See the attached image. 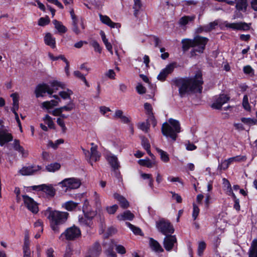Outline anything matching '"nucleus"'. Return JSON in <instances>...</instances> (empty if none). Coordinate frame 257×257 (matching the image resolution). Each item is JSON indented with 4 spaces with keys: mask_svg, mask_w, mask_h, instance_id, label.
<instances>
[{
    "mask_svg": "<svg viewBox=\"0 0 257 257\" xmlns=\"http://www.w3.org/2000/svg\"><path fill=\"white\" fill-rule=\"evenodd\" d=\"M149 245L151 249L157 252H162L164 251L160 243L153 238L149 239Z\"/></svg>",
    "mask_w": 257,
    "mask_h": 257,
    "instance_id": "22",
    "label": "nucleus"
},
{
    "mask_svg": "<svg viewBox=\"0 0 257 257\" xmlns=\"http://www.w3.org/2000/svg\"><path fill=\"white\" fill-rule=\"evenodd\" d=\"M117 209H118V206L117 205H113L111 206H107L106 208V210L107 212L109 214H114L116 211Z\"/></svg>",
    "mask_w": 257,
    "mask_h": 257,
    "instance_id": "52",
    "label": "nucleus"
},
{
    "mask_svg": "<svg viewBox=\"0 0 257 257\" xmlns=\"http://www.w3.org/2000/svg\"><path fill=\"white\" fill-rule=\"evenodd\" d=\"M224 25L226 28H230L234 30L246 31L250 29V24H247L245 22L229 23L225 22Z\"/></svg>",
    "mask_w": 257,
    "mask_h": 257,
    "instance_id": "11",
    "label": "nucleus"
},
{
    "mask_svg": "<svg viewBox=\"0 0 257 257\" xmlns=\"http://www.w3.org/2000/svg\"><path fill=\"white\" fill-rule=\"evenodd\" d=\"M193 18L189 16H184L182 17L179 22L180 26H184L186 25L189 21L193 20Z\"/></svg>",
    "mask_w": 257,
    "mask_h": 257,
    "instance_id": "39",
    "label": "nucleus"
},
{
    "mask_svg": "<svg viewBox=\"0 0 257 257\" xmlns=\"http://www.w3.org/2000/svg\"><path fill=\"white\" fill-rule=\"evenodd\" d=\"M113 246L115 247V249L118 253L123 254L126 252L125 249L123 246L121 245H117L115 242L114 244H113Z\"/></svg>",
    "mask_w": 257,
    "mask_h": 257,
    "instance_id": "51",
    "label": "nucleus"
},
{
    "mask_svg": "<svg viewBox=\"0 0 257 257\" xmlns=\"http://www.w3.org/2000/svg\"><path fill=\"white\" fill-rule=\"evenodd\" d=\"M193 213H192V217L194 219V220H195L198 215V214L199 213V209L198 208V207L195 204H193Z\"/></svg>",
    "mask_w": 257,
    "mask_h": 257,
    "instance_id": "56",
    "label": "nucleus"
},
{
    "mask_svg": "<svg viewBox=\"0 0 257 257\" xmlns=\"http://www.w3.org/2000/svg\"><path fill=\"white\" fill-rule=\"evenodd\" d=\"M85 28V26L82 19L76 23H72V30L76 35H79L82 33V30H84Z\"/></svg>",
    "mask_w": 257,
    "mask_h": 257,
    "instance_id": "18",
    "label": "nucleus"
},
{
    "mask_svg": "<svg viewBox=\"0 0 257 257\" xmlns=\"http://www.w3.org/2000/svg\"><path fill=\"white\" fill-rule=\"evenodd\" d=\"M106 159L114 171L118 169L120 166L116 156L111 154H108L106 156Z\"/></svg>",
    "mask_w": 257,
    "mask_h": 257,
    "instance_id": "17",
    "label": "nucleus"
},
{
    "mask_svg": "<svg viewBox=\"0 0 257 257\" xmlns=\"http://www.w3.org/2000/svg\"><path fill=\"white\" fill-rule=\"evenodd\" d=\"M243 72L247 74H252L253 73V70L250 66L247 65L243 67Z\"/></svg>",
    "mask_w": 257,
    "mask_h": 257,
    "instance_id": "62",
    "label": "nucleus"
},
{
    "mask_svg": "<svg viewBox=\"0 0 257 257\" xmlns=\"http://www.w3.org/2000/svg\"><path fill=\"white\" fill-rule=\"evenodd\" d=\"M113 244H114V241L110 240L108 242H105L103 243V247L105 248V254L107 257H116V254L113 251Z\"/></svg>",
    "mask_w": 257,
    "mask_h": 257,
    "instance_id": "16",
    "label": "nucleus"
},
{
    "mask_svg": "<svg viewBox=\"0 0 257 257\" xmlns=\"http://www.w3.org/2000/svg\"><path fill=\"white\" fill-rule=\"evenodd\" d=\"M134 9L135 10L134 15L135 16H137L138 13V12L140 11L142 7V3L141 0H134Z\"/></svg>",
    "mask_w": 257,
    "mask_h": 257,
    "instance_id": "41",
    "label": "nucleus"
},
{
    "mask_svg": "<svg viewBox=\"0 0 257 257\" xmlns=\"http://www.w3.org/2000/svg\"><path fill=\"white\" fill-rule=\"evenodd\" d=\"M156 150L160 155L161 159L163 162L167 163L169 161L170 159L169 155L166 152L159 148H157Z\"/></svg>",
    "mask_w": 257,
    "mask_h": 257,
    "instance_id": "36",
    "label": "nucleus"
},
{
    "mask_svg": "<svg viewBox=\"0 0 257 257\" xmlns=\"http://www.w3.org/2000/svg\"><path fill=\"white\" fill-rule=\"evenodd\" d=\"M248 257H257V239L252 240L248 250Z\"/></svg>",
    "mask_w": 257,
    "mask_h": 257,
    "instance_id": "26",
    "label": "nucleus"
},
{
    "mask_svg": "<svg viewBox=\"0 0 257 257\" xmlns=\"http://www.w3.org/2000/svg\"><path fill=\"white\" fill-rule=\"evenodd\" d=\"M41 169L42 167L39 165L23 167L19 172L23 176H29L34 174Z\"/></svg>",
    "mask_w": 257,
    "mask_h": 257,
    "instance_id": "12",
    "label": "nucleus"
},
{
    "mask_svg": "<svg viewBox=\"0 0 257 257\" xmlns=\"http://www.w3.org/2000/svg\"><path fill=\"white\" fill-rule=\"evenodd\" d=\"M208 40L207 38L201 36H197L194 39H183L181 42L182 50L185 52L193 48L190 52L191 56L193 57L196 55V52L203 53Z\"/></svg>",
    "mask_w": 257,
    "mask_h": 257,
    "instance_id": "3",
    "label": "nucleus"
},
{
    "mask_svg": "<svg viewBox=\"0 0 257 257\" xmlns=\"http://www.w3.org/2000/svg\"><path fill=\"white\" fill-rule=\"evenodd\" d=\"M73 94V92L68 89L67 91H60L59 93V95L64 99H70V95Z\"/></svg>",
    "mask_w": 257,
    "mask_h": 257,
    "instance_id": "38",
    "label": "nucleus"
},
{
    "mask_svg": "<svg viewBox=\"0 0 257 257\" xmlns=\"http://www.w3.org/2000/svg\"><path fill=\"white\" fill-rule=\"evenodd\" d=\"M61 165L58 163H53L46 166V170L48 172H54L60 169Z\"/></svg>",
    "mask_w": 257,
    "mask_h": 257,
    "instance_id": "34",
    "label": "nucleus"
},
{
    "mask_svg": "<svg viewBox=\"0 0 257 257\" xmlns=\"http://www.w3.org/2000/svg\"><path fill=\"white\" fill-rule=\"evenodd\" d=\"M142 145L143 147V148L146 150L147 153L152 157H154V156L152 154L151 150H150V144L149 143V140L145 138V137H142Z\"/></svg>",
    "mask_w": 257,
    "mask_h": 257,
    "instance_id": "29",
    "label": "nucleus"
},
{
    "mask_svg": "<svg viewBox=\"0 0 257 257\" xmlns=\"http://www.w3.org/2000/svg\"><path fill=\"white\" fill-rule=\"evenodd\" d=\"M144 107L146 110L147 111V114L149 115L150 114H152L153 110L152 107L151 105L149 103H145L144 104Z\"/></svg>",
    "mask_w": 257,
    "mask_h": 257,
    "instance_id": "59",
    "label": "nucleus"
},
{
    "mask_svg": "<svg viewBox=\"0 0 257 257\" xmlns=\"http://www.w3.org/2000/svg\"><path fill=\"white\" fill-rule=\"evenodd\" d=\"M101 249L98 243H95L90 250V254L93 257H97L101 252Z\"/></svg>",
    "mask_w": 257,
    "mask_h": 257,
    "instance_id": "33",
    "label": "nucleus"
},
{
    "mask_svg": "<svg viewBox=\"0 0 257 257\" xmlns=\"http://www.w3.org/2000/svg\"><path fill=\"white\" fill-rule=\"evenodd\" d=\"M99 17L100 20L102 23L111 27V28H119L120 27V24L119 23L113 22L107 16H103L101 14H100Z\"/></svg>",
    "mask_w": 257,
    "mask_h": 257,
    "instance_id": "19",
    "label": "nucleus"
},
{
    "mask_svg": "<svg viewBox=\"0 0 257 257\" xmlns=\"http://www.w3.org/2000/svg\"><path fill=\"white\" fill-rule=\"evenodd\" d=\"M32 187L34 190L42 191L50 197H53L55 194V189L51 185L42 184Z\"/></svg>",
    "mask_w": 257,
    "mask_h": 257,
    "instance_id": "9",
    "label": "nucleus"
},
{
    "mask_svg": "<svg viewBox=\"0 0 257 257\" xmlns=\"http://www.w3.org/2000/svg\"><path fill=\"white\" fill-rule=\"evenodd\" d=\"M90 44L94 48L95 51L99 53H101V48L97 41L93 40L91 41Z\"/></svg>",
    "mask_w": 257,
    "mask_h": 257,
    "instance_id": "50",
    "label": "nucleus"
},
{
    "mask_svg": "<svg viewBox=\"0 0 257 257\" xmlns=\"http://www.w3.org/2000/svg\"><path fill=\"white\" fill-rule=\"evenodd\" d=\"M62 186L66 188V190L75 189L78 188L81 185L79 179L75 178H69L64 179L60 183Z\"/></svg>",
    "mask_w": 257,
    "mask_h": 257,
    "instance_id": "8",
    "label": "nucleus"
},
{
    "mask_svg": "<svg viewBox=\"0 0 257 257\" xmlns=\"http://www.w3.org/2000/svg\"><path fill=\"white\" fill-rule=\"evenodd\" d=\"M53 24L54 25L55 29L58 30L59 33L63 34L67 32V28L64 26L61 22L54 20L53 21Z\"/></svg>",
    "mask_w": 257,
    "mask_h": 257,
    "instance_id": "28",
    "label": "nucleus"
},
{
    "mask_svg": "<svg viewBox=\"0 0 257 257\" xmlns=\"http://www.w3.org/2000/svg\"><path fill=\"white\" fill-rule=\"evenodd\" d=\"M14 144V148L15 150L21 153H23L24 151V149L22 146H20L19 141L17 140H15Z\"/></svg>",
    "mask_w": 257,
    "mask_h": 257,
    "instance_id": "58",
    "label": "nucleus"
},
{
    "mask_svg": "<svg viewBox=\"0 0 257 257\" xmlns=\"http://www.w3.org/2000/svg\"><path fill=\"white\" fill-rule=\"evenodd\" d=\"M81 232L80 228L77 226H73L68 227L59 236L60 239L63 240V237L68 241L75 240L80 237Z\"/></svg>",
    "mask_w": 257,
    "mask_h": 257,
    "instance_id": "6",
    "label": "nucleus"
},
{
    "mask_svg": "<svg viewBox=\"0 0 257 257\" xmlns=\"http://www.w3.org/2000/svg\"><path fill=\"white\" fill-rule=\"evenodd\" d=\"M12 140L11 134L7 133L5 130H0V145L3 146Z\"/></svg>",
    "mask_w": 257,
    "mask_h": 257,
    "instance_id": "20",
    "label": "nucleus"
},
{
    "mask_svg": "<svg viewBox=\"0 0 257 257\" xmlns=\"http://www.w3.org/2000/svg\"><path fill=\"white\" fill-rule=\"evenodd\" d=\"M242 105L246 110H249L250 109L247 95H245L243 98Z\"/></svg>",
    "mask_w": 257,
    "mask_h": 257,
    "instance_id": "55",
    "label": "nucleus"
},
{
    "mask_svg": "<svg viewBox=\"0 0 257 257\" xmlns=\"http://www.w3.org/2000/svg\"><path fill=\"white\" fill-rule=\"evenodd\" d=\"M22 197L27 208L33 213H37L39 210L37 203L27 195H23Z\"/></svg>",
    "mask_w": 257,
    "mask_h": 257,
    "instance_id": "10",
    "label": "nucleus"
},
{
    "mask_svg": "<svg viewBox=\"0 0 257 257\" xmlns=\"http://www.w3.org/2000/svg\"><path fill=\"white\" fill-rule=\"evenodd\" d=\"M138 163L141 166H146L148 168H152L153 164L149 159L140 160Z\"/></svg>",
    "mask_w": 257,
    "mask_h": 257,
    "instance_id": "37",
    "label": "nucleus"
},
{
    "mask_svg": "<svg viewBox=\"0 0 257 257\" xmlns=\"http://www.w3.org/2000/svg\"><path fill=\"white\" fill-rule=\"evenodd\" d=\"M91 146H92L90 149V157L89 159V163L91 164V166H93L92 163L91 162V159L92 160H94V161H97L99 160V158L100 157V154L98 153V151H97V146H93L94 143L91 144Z\"/></svg>",
    "mask_w": 257,
    "mask_h": 257,
    "instance_id": "21",
    "label": "nucleus"
},
{
    "mask_svg": "<svg viewBox=\"0 0 257 257\" xmlns=\"http://www.w3.org/2000/svg\"><path fill=\"white\" fill-rule=\"evenodd\" d=\"M235 1L236 10L238 11L245 12L247 7V0H235Z\"/></svg>",
    "mask_w": 257,
    "mask_h": 257,
    "instance_id": "24",
    "label": "nucleus"
},
{
    "mask_svg": "<svg viewBox=\"0 0 257 257\" xmlns=\"http://www.w3.org/2000/svg\"><path fill=\"white\" fill-rule=\"evenodd\" d=\"M44 214L49 221L51 229L55 233L59 232V226L67 221L69 215L67 212L53 210L51 207H48L45 211Z\"/></svg>",
    "mask_w": 257,
    "mask_h": 257,
    "instance_id": "2",
    "label": "nucleus"
},
{
    "mask_svg": "<svg viewBox=\"0 0 257 257\" xmlns=\"http://www.w3.org/2000/svg\"><path fill=\"white\" fill-rule=\"evenodd\" d=\"M229 99V97L226 95L222 94L217 97L214 102L212 103L211 106L212 108L219 109Z\"/></svg>",
    "mask_w": 257,
    "mask_h": 257,
    "instance_id": "14",
    "label": "nucleus"
},
{
    "mask_svg": "<svg viewBox=\"0 0 257 257\" xmlns=\"http://www.w3.org/2000/svg\"><path fill=\"white\" fill-rule=\"evenodd\" d=\"M73 74L75 77L82 80L87 86H89L85 76L82 74H81L80 72H79V71H75Z\"/></svg>",
    "mask_w": 257,
    "mask_h": 257,
    "instance_id": "42",
    "label": "nucleus"
},
{
    "mask_svg": "<svg viewBox=\"0 0 257 257\" xmlns=\"http://www.w3.org/2000/svg\"><path fill=\"white\" fill-rule=\"evenodd\" d=\"M113 196L114 198L119 202L122 208H126L129 206L128 202L122 196H121L117 193H115L114 194Z\"/></svg>",
    "mask_w": 257,
    "mask_h": 257,
    "instance_id": "25",
    "label": "nucleus"
},
{
    "mask_svg": "<svg viewBox=\"0 0 257 257\" xmlns=\"http://www.w3.org/2000/svg\"><path fill=\"white\" fill-rule=\"evenodd\" d=\"M172 82L179 88V93L181 97L190 93L202 92L203 81L200 71H198L193 77L175 78Z\"/></svg>",
    "mask_w": 257,
    "mask_h": 257,
    "instance_id": "1",
    "label": "nucleus"
},
{
    "mask_svg": "<svg viewBox=\"0 0 257 257\" xmlns=\"http://www.w3.org/2000/svg\"><path fill=\"white\" fill-rule=\"evenodd\" d=\"M78 222L81 226L86 227H91L93 224L92 221H91L85 215L84 216L79 217Z\"/></svg>",
    "mask_w": 257,
    "mask_h": 257,
    "instance_id": "30",
    "label": "nucleus"
},
{
    "mask_svg": "<svg viewBox=\"0 0 257 257\" xmlns=\"http://www.w3.org/2000/svg\"><path fill=\"white\" fill-rule=\"evenodd\" d=\"M54 253V250L51 247L47 249L46 251V254L47 257H55Z\"/></svg>",
    "mask_w": 257,
    "mask_h": 257,
    "instance_id": "64",
    "label": "nucleus"
},
{
    "mask_svg": "<svg viewBox=\"0 0 257 257\" xmlns=\"http://www.w3.org/2000/svg\"><path fill=\"white\" fill-rule=\"evenodd\" d=\"M23 249L24 257H31V252L30 248V245H28L27 243L24 244Z\"/></svg>",
    "mask_w": 257,
    "mask_h": 257,
    "instance_id": "44",
    "label": "nucleus"
},
{
    "mask_svg": "<svg viewBox=\"0 0 257 257\" xmlns=\"http://www.w3.org/2000/svg\"><path fill=\"white\" fill-rule=\"evenodd\" d=\"M217 25V23L215 22L210 23L208 25L205 26V31H210L214 28L215 26Z\"/></svg>",
    "mask_w": 257,
    "mask_h": 257,
    "instance_id": "60",
    "label": "nucleus"
},
{
    "mask_svg": "<svg viewBox=\"0 0 257 257\" xmlns=\"http://www.w3.org/2000/svg\"><path fill=\"white\" fill-rule=\"evenodd\" d=\"M74 108V104L71 101L67 105L60 107L62 112L63 111H70Z\"/></svg>",
    "mask_w": 257,
    "mask_h": 257,
    "instance_id": "45",
    "label": "nucleus"
},
{
    "mask_svg": "<svg viewBox=\"0 0 257 257\" xmlns=\"http://www.w3.org/2000/svg\"><path fill=\"white\" fill-rule=\"evenodd\" d=\"M177 242V239L175 235H167L163 241L164 246L167 251L171 250L175 244Z\"/></svg>",
    "mask_w": 257,
    "mask_h": 257,
    "instance_id": "13",
    "label": "nucleus"
},
{
    "mask_svg": "<svg viewBox=\"0 0 257 257\" xmlns=\"http://www.w3.org/2000/svg\"><path fill=\"white\" fill-rule=\"evenodd\" d=\"M139 128L143 131L147 133L149 130L150 123L148 122H142L139 124Z\"/></svg>",
    "mask_w": 257,
    "mask_h": 257,
    "instance_id": "47",
    "label": "nucleus"
},
{
    "mask_svg": "<svg viewBox=\"0 0 257 257\" xmlns=\"http://www.w3.org/2000/svg\"><path fill=\"white\" fill-rule=\"evenodd\" d=\"M156 226L159 231L166 236L172 234L174 231V227L171 223L164 219L158 221Z\"/></svg>",
    "mask_w": 257,
    "mask_h": 257,
    "instance_id": "7",
    "label": "nucleus"
},
{
    "mask_svg": "<svg viewBox=\"0 0 257 257\" xmlns=\"http://www.w3.org/2000/svg\"><path fill=\"white\" fill-rule=\"evenodd\" d=\"M59 102L57 100H51V101H46L42 103V107L46 109H50L54 106H58Z\"/></svg>",
    "mask_w": 257,
    "mask_h": 257,
    "instance_id": "35",
    "label": "nucleus"
},
{
    "mask_svg": "<svg viewBox=\"0 0 257 257\" xmlns=\"http://www.w3.org/2000/svg\"><path fill=\"white\" fill-rule=\"evenodd\" d=\"M175 63H171L168 65L158 75V79L161 81L165 80L167 75L173 71L175 67Z\"/></svg>",
    "mask_w": 257,
    "mask_h": 257,
    "instance_id": "15",
    "label": "nucleus"
},
{
    "mask_svg": "<svg viewBox=\"0 0 257 257\" xmlns=\"http://www.w3.org/2000/svg\"><path fill=\"white\" fill-rule=\"evenodd\" d=\"M127 225L131 229L133 232L137 235H141L142 231L139 227H136L129 222H126Z\"/></svg>",
    "mask_w": 257,
    "mask_h": 257,
    "instance_id": "43",
    "label": "nucleus"
},
{
    "mask_svg": "<svg viewBox=\"0 0 257 257\" xmlns=\"http://www.w3.org/2000/svg\"><path fill=\"white\" fill-rule=\"evenodd\" d=\"M94 200L95 202V205L97 208H99L101 207V201L100 199V196L96 192H94Z\"/></svg>",
    "mask_w": 257,
    "mask_h": 257,
    "instance_id": "49",
    "label": "nucleus"
},
{
    "mask_svg": "<svg viewBox=\"0 0 257 257\" xmlns=\"http://www.w3.org/2000/svg\"><path fill=\"white\" fill-rule=\"evenodd\" d=\"M57 124L61 127L63 133H65L67 130V127L65 126L64 120L61 118H58L57 119Z\"/></svg>",
    "mask_w": 257,
    "mask_h": 257,
    "instance_id": "48",
    "label": "nucleus"
},
{
    "mask_svg": "<svg viewBox=\"0 0 257 257\" xmlns=\"http://www.w3.org/2000/svg\"><path fill=\"white\" fill-rule=\"evenodd\" d=\"M241 121L244 123L247 124H255L254 120L250 118L242 117Z\"/></svg>",
    "mask_w": 257,
    "mask_h": 257,
    "instance_id": "61",
    "label": "nucleus"
},
{
    "mask_svg": "<svg viewBox=\"0 0 257 257\" xmlns=\"http://www.w3.org/2000/svg\"><path fill=\"white\" fill-rule=\"evenodd\" d=\"M168 121L170 124L167 122L163 124L161 128L162 133L164 136L170 137L175 141L177 134L181 131L180 123L179 121L173 118H170Z\"/></svg>",
    "mask_w": 257,
    "mask_h": 257,
    "instance_id": "4",
    "label": "nucleus"
},
{
    "mask_svg": "<svg viewBox=\"0 0 257 257\" xmlns=\"http://www.w3.org/2000/svg\"><path fill=\"white\" fill-rule=\"evenodd\" d=\"M78 203L72 201H69L62 205V207L68 211H72L77 206Z\"/></svg>",
    "mask_w": 257,
    "mask_h": 257,
    "instance_id": "32",
    "label": "nucleus"
},
{
    "mask_svg": "<svg viewBox=\"0 0 257 257\" xmlns=\"http://www.w3.org/2000/svg\"><path fill=\"white\" fill-rule=\"evenodd\" d=\"M136 90L140 94H143L146 92V88L140 83L137 85L136 87Z\"/></svg>",
    "mask_w": 257,
    "mask_h": 257,
    "instance_id": "53",
    "label": "nucleus"
},
{
    "mask_svg": "<svg viewBox=\"0 0 257 257\" xmlns=\"http://www.w3.org/2000/svg\"><path fill=\"white\" fill-rule=\"evenodd\" d=\"M50 84L52 88L46 83L38 85L35 91L36 97L43 96V94L46 92L51 95L54 92V89L56 90L58 89V87L64 88L65 86V84L57 81H53L50 83Z\"/></svg>",
    "mask_w": 257,
    "mask_h": 257,
    "instance_id": "5",
    "label": "nucleus"
},
{
    "mask_svg": "<svg viewBox=\"0 0 257 257\" xmlns=\"http://www.w3.org/2000/svg\"><path fill=\"white\" fill-rule=\"evenodd\" d=\"M170 193L172 194V198L175 199L177 203H180L182 202V199L180 195L172 191L170 192Z\"/></svg>",
    "mask_w": 257,
    "mask_h": 257,
    "instance_id": "57",
    "label": "nucleus"
},
{
    "mask_svg": "<svg viewBox=\"0 0 257 257\" xmlns=\"http://www.w3.org/2000/svg\"><path fill=\"white\" fill-rule=\"evenodd\" d=\"M206 248V243L204 241H200L198 243V255L199 256H202L203 254V252L204 250V249Z\"/></svg>",
    "mask_w": 257,
    "mask_h": 257,
    "instance_id": "40",
    "label": "nucleus"
},
{
    "mask_svg": "<svg viewBox=\"0 0 257 257\" xmlns=\"http://www.w3.org/2000/svg\"><path fill=\"white\" fill-rule=\"evenodd\" d=\"M49 112L54 116H59L62 113L60 107L56 108Z\"/></svg>",
    "mask_w": 257,
    "mask_h": 257,
    "instance_id": "63",
    "label": "nucleus"
},
{
    "mask_svg": "<svg viewBox=\"0 0 257 257\" xmlns=\"http://www.w3.org/2000/svg\"><path fill=\"white\" fill-rule=\"evenodd\" d=\"M117 218L119 220H132L134 218V215L130 211L127 210L123 213L118 215Z\"/></svg>",
    "mask_w": 257,
    "mask_h": 257,
    "instance_id": "27",
    "label": "nucleus"
},
{
    "mask_svg": "<svg viewBox=\"0 0 257 257\" xmlns=\"http://www.w3.org/2000/svg\"><path fill=\"white\" fill-rule=\"evenodd\" d=\"M229 164L226 160L222 161L220 163H219L217 169L220 172L223 170H225L228 168Z\"/></svg>",
    "mask_w": 257,
    "mask_h": 257,
    "instance_id": "46",
    "label": "nucleus"
},
{
    "mask_svg": "<svg viewBox=\"0 0 257 257\" xmlns=\"http://www.w3.org/2000/svg\"><path fill=\"white\" fill-rule=\"evenodd\" d=\"M44 42L47 45L50 46L52 48L56 47L55 39L50 33L46 34L44 37Z\"/></svg>",
    "mask_w": 257,
    "mask_h": 257,
    "instance_id": "23",
    "label": "nucleus"
},
{
    "mask_svg": "<svg viewBox=\"0 0 257 257\" xmlns=\"http://www.w3.org/2000/svg\"><path fill=\"white\" fill-rule=\"evenodd\" d=\"M50 20L48 17L46 18H41L38 21V25L41 26H44L49 24Z\"/></svg>",
    "mask_w": 257,
    "mask_h": 257,
    "instance_id": "54",
    "label": "nucleus"
},
{
    "mask_svg": "<svg viewBox=\"0 0 257 257\" xmlns=\"http://www.w3.org/2000/svg\"><path fill=\"white\" fill-rule=\"evenodd\" d=\"M141 177L143 179H148L149 180V186L151 188L153 192H154L155 193H157L158 192L157 191H156L154 188V185H153L154 180L152 178V175L150 174H146V173H142L141 174Z\"/></svg>",
    "mask_w": 257,
    "mask_h": 257,
    "instance_id": "31",
    "label": "nucleus"
}]
</instances>
